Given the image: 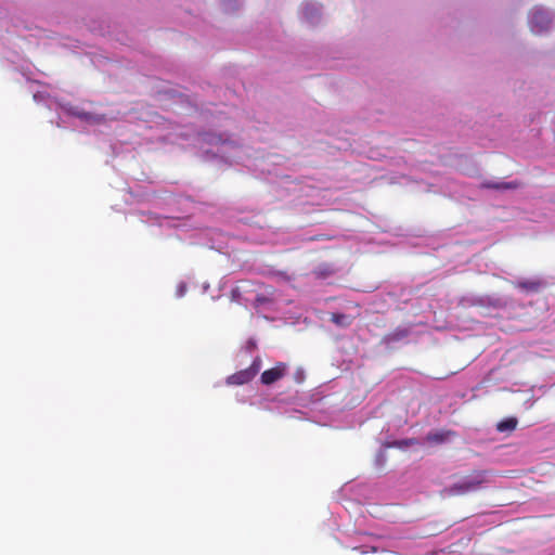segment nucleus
I'll list each match as a JSON object with an SVG mask.
<instances>
[{
	"instance_id": "nucleus-1",
	"label": "nucleus",
	"mask_w": 555,
	"mask_h": 555,
	"mask_svg": "<svg viewBox=\"0 0 555 555\" xmlns=\"http://www.w3.org/2000/svg\"><path fill=\"white\" fill-rule=\"evenodd\" d=\"M488 470H475L461 481L447 487L443 492L449 496L465 495L479 490L483 483L489 482Z\"/></svg>"
},
{
	"instance_id": "nucleus-2",
	"label": "nucleus",
	"mask_w": 555,
	"mask_h": 555,
	"mask_svg": "<svg viewBox=\"0 0 555 555\" xmlns=\"http://www.w3.org/2000/svg\"><path fill=\"white\" fill-rule=\"evenodd\" d=\"M261 359L257 357L250 366L241 370L227 378V384L231 386H240L249 383L260 371Z\"/></svg>"
},
{
	"instance_id": "nucleus-3",
	"label": "nucleus",
	"mask_w": 555,
	"mask_h": 555,
	"mask_svg": "<svg viewBox=\"0 0 555 555\" xmlns=\"http://www.w3.org/2000/svg\"><path fill=\"white\" fill-rule=\"evenodd\" d=\"M287 373V364L284 362H278L273 367L262 372L260 376L261 384L270 386L278 380L282 379Z\"/></svg>"
},
{
	"instance_id": "nucleus-4",
	"label": "nucleus",
	"mask_w": 555,
	"mask_h": 555,
	"mask_svg": "<svg viewBox=\"0 0 555 555\" xmlns=\"http://www.w3.org/2000/svg\"><path fill=\"white\" fill-rule=\"evenodd\" d=\"M550 24L551 18L548 17L547 13L542 10H535L532 12L530 17V26L533 33L539 34L543 30H546Z\"/></svg>"
},
{
	"instance_id": "nucleus-5",
	"label": "nucleus",
	"mask_w": 555,
	"mask_h": 555,
	"mask_svg": "<svg viewBox=\"0 0 555 555\" xmlns=\"http://www.w3.org/2000/svg\"><path fill=\"white\" fill-rule=\"evenodd\" d=\"M514 287L525 291L527 293H537L542 286V282L539 280H526L517 281L513 283Z\"/></svg>"
},
{
	"instance_id": "nucleus-6",
	"label": "nucleus",
	"mask_w": 555,
	"mask_h": 555,
	"mask_svg": "<svg viewBox=\"0 0 555 555\" xmlns=\"http://www.w3.org/2000/svg\"><path fill=\"white\" fill-rule=\"evenodd\" d=\"M331 321L338 326L347 327L352 323V318L344 313H332Z\"/></svg>"
},
{
	"instance_id": "nucleus-7",
	"label": "nucleus",
	"mask_w": 555,
	"mask_h": 555,
	"mask_svg": "<svg viewBox=\"0 0 555 555\" xmlns=\"http://www.w3.org/2000/svg\"><path fill=\"white\" fill-rule=\"evenodd\" d=\"M518 422L515 417H508V418H505L503 421H501L498 425H496V429L501 433L503 431H512L516 428Z\"/></svg>"
},
{
	"instance_id": "nucleus-8",
	"label": "nucleus",
	"mask_w": 555,
	"mask_h": 555,
	"mask_svg": "<svg viewBox=\"0 0 555 555\" xmlns=\"http://www.w3.org/2000/svg\"><path fill=\"white\" fill-rule=\"evenodd\" d=\"M448 433L438 431V433H429L426 436V440L428 442L441 443L446 440Z\"/></svg>"
},
{
	"instance_id": "nucleus-9",
	"label": "nucleus",
	"mask_w": 555,
	"mask_h": 555,
	"mask_svg": "<svg viewBox=\"0 0 555 555\" xmlns=\"http://www.w3.org/2000/svg\"><path fill=\"white\" fill-rule=\"evenodd\" d=\"M482 186L487 188V189H496V190L515 188V185L513 183H492V182H485V183H482Z\"/></svg>"
},
{
	"instance_id": "nucleus-10",
	"label": "nucleus",
	"mask_w": 555,
	"mask_h": 555,
	"mask_svg": "<svg viewBox=\"0 0 555 555\" xmlns=\"http://www.w3.org/2000/svg\"><path fill=\"white\" fill-rule=\"evenodd\" d=\"M408 335H409L408 330H397L395 333H392L391 336L393 339H399V338L406 337Z\"/></svg>"
},
{
	"instance_id": "nucleus-11",
	"label": "nucleus",
	"mask_w": 555,
	"mask_h": 555,
	"mask_svg": "<svg viewBox=\"0 0 555 555\" xmlns=\"http://www.w3.org/2000/svg\"><path fill=\"white\" fill-rule=\"evenodd\" d=\"M74 115L83 120H89L91 118V114L87 112H75Z\"/></svg>"
},
{
	"instance_id": "nucleus-12",
	"label": "nucleus",
	"mask_w": 555,
	"mask_h": 555,
	"mask_svg": "<svg viewBox=\"0 0 555 555\" xmlns=\"http://www.w3.org/2000/svg\"><path fill=\"white\" fill-rule=\"evenodd\" d=\"M257 301H259V302H263V299H262L261 297H258V298H257Z\"/></svg>"
}]
</instances>
